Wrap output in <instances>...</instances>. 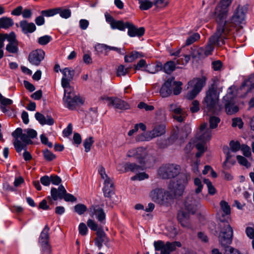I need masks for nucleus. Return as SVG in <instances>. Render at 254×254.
<instances>
[{
    "label": "nucleus",
    "instance_id": "43",
    "mask_svg": "<svg viewBox=\"0 0 254 254\" xmlns=\"http://www.w3.org/2000/svg\"><path fill=\"white\" fill-rule=\"evenodd\" d=\"M220 205L222 210L225 213V214L229 215L230 214V206L226 201L224 200L221 201L220 203Z\"/></svg>",
    "mask_w": 254,
    "mask_h": 254
},
{
    "label": "nucleus",
    "instance_id": "39",
    "mask_svg": "<svg viewBox=\"0 0 254 254\" xmlns=\"http://www.w3.org/2000/svg\"><path fill=\"white\" fill-rule=\"evenodd\" d=\"M58 10V13L60 16L63 18L67 19L71 16V11L69 9H65L61 7L57 8Z\"/></svg>",
    "mask_w": 254,
    "mask_h": 254
},
{
    "label": "nucleus",
    "instance_id": "62",
    "mask_svg": "<svg viewBox=\"0 0 254 254\" xmlns=\"http://www.w3.org/2000/svg\"><path fill=\"white\" fill-rule=\"evenodd\" d=\"M107 45L103 44H98L95 47V50L99 54H102L104 51H105L106 54H107Z\"/></svg>",
    "mask_w": 254,
    "mask_h": 254
},
{
    "label": "nucleus",
    "instance_id": "1",
    "mask_svg": "<svg viewBox=\"0 0 254 254\" xmlns=\"http://www.w3.org/2000/svg\"><path fill=\"white\" fill-rule=\"evenodd\" d=\"M232 0H221L215 10V18L217 23L216 31L211 36L205 49L203 48V57L211 54L214 46H221L225 44V40L229 37L231 24L225 21L228 12V6Z\"/></svg>",
    "mask_w": 254,
    "mask_h": 254
},
{
    "label": "nucleus",
    "instance_id": "15",
    "mask_svg": "<svg viewBox=\"0 0 254 254\" xmlns=\"http://www.w3.org/2000/svg\"><path fill=\"white\" fill-rule=\"evenodd\" d=\"M233 92V87H229L227 95L223 98V100L226 102L225 110L228 115L234 114L239 111L238 107L233 101L234 96Z\"/></svg>",
    "mask_w": 254,
    "mask_h": 254
},
{
    "label": "nucleus",
    "instance_id": "28",
    "mask_svg": "<svg viewBox=\"0 0 254 254\" xmlns=\"http://www.w3.org/2000/svg\"><path fill=\"white\" fill-rule=\"evenodd\" d=\"M189 214L183 211H180L178 214V219L184 227L190 228V224L189 219Z\"/></svg>",
    "mask_w": 254,
    "mask_h": 254
},
{
    "label": "nucleus",
    "instance_id": "57",
    "mask_svg": "<svg viewBox=\"0 0 254 254\" xmlns=\"http://www.w3.org/2000/svg\"><path fill=\"white\" fill-rule=\"evenodd\" d=\"M140 150L141 149H138V148H132L127 151V156L128 157H134L137 159V153L140 152Z\"/></svg>",
    "mask_w": 254,
    "mask_h": 254
},
{
    "label": "nucleus",
    "instance_id": "50",
    "mask_svg": "<svg viewBox=\"0 0 254 254\" xmlns=\"http://www.w3.org/2000/svg\"><path fill=\"white\" fill-rule=\"evenodd\" d=\"M237 159L240 165L245 166L247 168L251 166V163L244 157L237 155Z\"/></svg>",
    "mask_w": 254,
    "mask_h": 254
},
{
    "label": "nucleus",
    "instance_id": "5",
    "mask_svg": "<svg viewBox=\"0 0 254 254\" xmlns=\"http://www.w3.org/2000/svg\"><path fill=\"white\" fill-rule=\"evenodd\" d=\"M212 133L211 128L207 127L206 123H203L200 126L199 130L195 135L196 148L198 152L196 154L197 157L201 156L205 151L206 147L205 143L209 140L211 137Z\"/></svg>",
    "mask_w": 254,
    "mask_h": 254
},
{
    "label": "nucleus",
    "instance_id": "48",
    "mask_svg": "<svg viewBox=\"0 0 254 254\" xmlns=\"http://www.w3.org/2000/svg\"><path fill=\"white\" fill-rule=\"evenodd\" d=\"M173 84L175 85L173 89V94L175 95H178L181 92L182 83L180 81H175L174 80L173 82Z\"/></svg>",
    "mask_w": 254,
    "mask_h": 254
},
{
    "label": "nucleus",
    "instance_id": "12",
    "mask_svg": "<svg viewBox=\"0 0 254 254\" xmlns=\"http://www.w3.org/2000/svg\"><path fill=\"white\" fill-rule=\"evenodd\" d=\"M166 132V126L164 124L156 125L150 131L143 133L137 137L140 141H150L154 138L160 136Z\"/></svg>",
    "mask_w": 254,
    "mask_h": 254
},
{
    "label": "nucleus",
    "instance_id": "38",
    "mask_svg": "<svg viewBox=\"0 0 254 254\" xmlns=\"http://www.w3.org/2000/svg\"><path fill=\"white\" fill-rule=\"evenodd\" d=\"M6 50L10 53H17L18 52V42L8 43L6 46Z\"/></svg>",
    "mask_w": 254,
    "mask_h": 254
},
{
    "label": "nucleus",
    "instance_id": "36",
    "mask_svg": "<svg viewBox=\"0 0 254 254\" xmlns=\"http://www.w3.org/2000/svg\"><path fill=\"white\" fill-rule=\"evenodd\" d=\"M176 68V64L173 61L167 62L163 66V70L167 74L171 73Z\"/></svg>",
    "mask_w": 254,
    "mask_h": 254
},
{
    "label": "nucleus",
    "instance_id": "14",
    "mask_svg": "<svg viewBox=\"0 0 254 254\" xmlns=\"http://www.w3.org/2000/svg\"><path fill=\"white\" fill-rule=\"evenodd\" d=\"M205 83L204 77L202 78L194 79L188 83V88H192L186 95L188 99L191 100L195 98L198 93L201 91L202 88Z\"/></svg>",
    "mask_w": 254,
    "mask_h": 254
},
{
    "label": "nucleus",
    "instance_id": "17",
    "mask_svg": "<svg viewBox=\"0 0 254 254\" xmlns=\"http://www.w3.org/2000/svg\"><path fill=\"white\" fill-rule=\"evenodd\" d=\"M109 106H112L119 110H127L129 109V104L126 102L118 98L106 97Z\"/></svg>",
    "mask_w": 254,
    "mask_h": 254
},
{
    "label": "nucleus",
    "instance_id": "20",
    "mask_svg": "<svg viewBox=\"0 0 254 254\" xmlns=\"http://www.w3.org/2000/svg\"><path fill=\"white\" fill-rule=\"evenodd\" d=\"M174 78L173 77L168 78L162 85L159 93L163 98L169 97L172 93V86Z\"/></svg>",
    "mask_w": 254,
    "mask_h": 254
},
{
    "label": "nucleus",
    "instance_id": "8",
    "mask_svg": "<svg viewBox=\"0 0 254 254\" xmlns=\"http://www.w3.org/2000/svg\"><path fill=\"white\" fill-rule=\"evenodd\" d=\"M219 235V241L221 245L224 247H228L232 241L233 232L232 227L227 222H221Z\"/></svg>",
    "mask_w": 254,
    "mask_h": 254
},
{
    "label": "nucleus",
    "instance_id": "30",
    "mask_svg": "<svg viewBox=\"0 0 254 254\" xmlns=\"http://www.w3.org/2000/svg\"><path fill=\"white\" fill-rule=\"evenodd\" d=\"M14 22L12 18L6 16L0 18V26L1 28L7 29L12 27Z\"/></svg>",
    "mask_w": 254,
    "mask_h": 254
},
{
    "label": "nucleus",
    "instance_id": "4",
    "mask_svg": "<svg viewBox=\"0 0 254 254\" xmlns=\"http://www.w3.org/2000/svg\"><path fill=\"white\" fill-rule=\"evenodd\" d=\"M219 94L214 85H212L206 91L202 102L205 112L214 113L220 110L218 105Z\"/></svg>",
    "mask_w": 254,
    "mask_h": 254
},
{
    "label": "nucleus",
    "instance_id": "7",
    "mask_svg": "<svg viewBox=\"0 0 254 254\" xmlns=\"http://www.w3.org/2000/svg\"><path fill=\"white\" fill-rule=\"evenodd\" d=\"M63 88L64 96L63 101L64 107L69 110H74L77 106L83 103L82 100L75 94L73 88L71 86Z\"/></svg>",
    "mask_w": 254,
    "mask_h": 254
},
{
    "label": "nucleus",
    "instance_id": "10",
    "mask_svg": "<svg viewBox=\"0 0 254 254\" xmlns=\"http://www.w3.org/2000/svg\"><path fill=\"white\" fill-rule=\"evenodd\" d=\"M98 171L101 179L104 180L103 191L105 197H110L114 194V187L112 179L106 173L105 169L102 166L98 167Z\"/></svg>",
    "mask_w": 254,
    "mask_h": 254
},
{
    "label": "nucleus",
    "instance_id": "32",
    "mask_svg": "<svg viewBox=\"0 0 254 254\" xmlns=\"http://www.w3.org/2000/svg\"><path fill=\"white\" fill-rule=\"evenodd\" d=\"M127 22H124L122 20H115L113 22L111 23V27L113 29H118L120 31H124L126 28Z\"/></svg>",
    "mask_w": 254,
    "mask_h": 254
},
{
    "label": "nucleus",
    "instance_id": "6",
    "mask_svg": "<svg viewBox=\"0 0 254 254\" xmlns=\"http://www.w3.org/2000/svg\"><path fill=\"white\" fill-rule=\"evenodd\" d=\"M194 184L197 188L195 189L194 193L187 196L184 203L186 209L192 213L195 212L199 204L200 197L198 194L201 191L203 188L201 180L197 178L194 179Z\"/></svg>",
    "mask_w": 254,
    "mask_h": 254
},
{
    "label": "nucleus",
    "instance_id": "42",
    "mask_svg": "<svg viewBox=\"0 0 254 254\" xmlns=\"http://www.w3.org/2000/svg\"><path fill=\"white\" fill-rule=\"evenodd\" d=\"M94 143V139L93 137H89L85 139L83 141V145L85 148V151L88 152L91 149V146Z\"/></svg>",
    "mask_w": 254,
    "mask_h": 254
},
{
    "label": "nucleus",
    "instance_id": "59",
    "mask_svg": "<svg viewBox=\"0 0 254 254\" xmlns=\"http://www.w3.org/2000/svg\"><path fill=\"white\" fill-rule=\"evenodd\" d=\"M169 0H154V4L156 7L163 8L168 5Z\"/></svg>",
    "mask_w": 254,
    "mask_h": 254
},
{
    "label": "nucleus",
    "instance_id": "37",
    "mask_svg": "<svg viewBox=\"0 0 254 254\" xmlns=\"http://www.w3.org/2000/svg\"><path fill=\"white\" fill-rule=\"evenodd\" d=\"M229 146L230 147H228V149L230 152L232 153L233 152H237L240 150L241 145L239 141L231 140L229 143Z\"/></svg>",
    "mask_w": 254,
    "mask_h": 254
},
{
    "label": "nucleus",
    "instance_id": "13",
    "mask_svg": "<svg viewBox=\"0 0 254 254\" xmlns=\"http://www.w3.org/2000/svg\"><path fill=\"white\" fill-rule=\"evenodd\" d=\"M154 246L156 251H160V254H170L174 251L176 247H181V244L179 242H167L164 243L162 241L154 242Z\"/></svg>",
    "mask_w": 254,
    "mask_h": 254
},
{
    "label": "nucleus",
    "instance_id": "19",
    "mask_svg": "<svg viewBox=\"0 0 254 254\" xmlns=\"http://www.w3.org/2000/svg\"><path fill=\"white\" fill-rule=\"evenodd\" d=\"M89 214L92 217H95L101 223H105L106 215L103 209L99 206H92L89 208Z\"/></svg>",
    "mask_w": 254,
    "mask_h": 254
},
{
    "label": "nucleus",
    "instance_id": "23",
    "mask_svg": "<svg viewBox=\"0 0 254 254\" xmlns=\"http://www.w3.org/2000/svg\"><path fill=\"white\" fill-rule=\"evenodd\" d=\"M49 230L50 228L47 225H46L41 233L39 238V243L41 244L43 249L48 251L50 250V246L48 244Z\"/></svg>",
    "mask_w": 254,
    "mask_h": 254
},
{
    "label": "nucleus",
    "instance_id": "41",
    "mask_svg": "<svg viewBox=\"0 0 254 254\" xmlns=\"http://www.w3.org/2000/svg\"><path fill=\"white\" fill-rule=\"evenodd\" d=\"M58 10L59 9H58L57 8L49 9L47 10H42L41 12V13L43 16L46 17H50L54 16L55 15L58 14Z\"/></svg>",
    "mask_w": 254,
    "mask_h": 254
},
{
    "label": "nucleus",
    "instance_id": "24",
    "mask_svg": "<svg viewBox=\"0 0 254 254\" xmlns=\"http://www.w3.org/2000/svg\"><path fill=\"white\" fill-rule=\"evenodd\" d=\"M19 26L21 28L22 32L24 34L33 33L36 29V27L34 23L33 22L29 23L25 20L20 21Z\"/></svg>",
    "mask_w": 254,
    "mask_h": 254
},
{
    "label": "nucleus",
    "instance_id": "21",
    "mask_svg": "<svg viewBox=\"0 0 254 254\" xmlns=\"http://www.w3.org/2000/svg\"><path fill=\"white\" fill-rule=\"evenodd\" d=\"M223 150L226 155V159L223 163V166L225 169H229L236 163L235 159L233 158L234 155L230 152L228 146H224Z\"/></svg>",
    "mask_w": 254,
    "mask_h": 254
},
{
    "label": "nucleus",
    "instance_id": "49",
    "mask_svg": "<svg viewBox=\"0 0 254 254\" xmlns=\"http://www.w3.org/2000/svg\"><path fill=\"white\" fill-rule=\"evenodd\" d=\"M52 39V38L50 36L45 35L39 38L38 39V42L41 45H45L49 43Z\"/></svg>",
    "mask_w": 254,
    "mask_h": 254
},
{
    "label": "nucleus",
    "instance_id": "56",
    "mask_svg": "<svg viewBox=\"0 0 254 254\" xmlns=\"http://www.w3.org/2000/svg\"><path fill=\"white\" fill-rule=\"evenodd\" d=\"M169 110L174 112L175 114L177 113H183V109L176 104H171L169 106Z\"/></svg>",
    "mask_w": 254,
    "mask_h": 254
},
{
    "label": "nucleus",
    "instance_id": "40",
    "mask_svg": "<svg viewBox=\"0 0 254 254\" xmlns=\"http://www.w3.org/2000/svg\"><path fill=\"white\" fill-rule=\"evenodd\" d=\"M220 119L216 116H210L209 119V127L211 129L215 128L218 126V123H219Z\"/></svg>",
    "mask_w": 254,
    "mask_h": 254
},
{
    "label": "nucleus",
    "instance_id": "26",
    "mask_svg": "<svg viewBox=\"0 0 254 254\" xmlns=\"http://www.w3.org/2000/svg\"><path fill=\"white\" fill-rule=\"evenodd\" d=\"M59 198L62 199L64 198L66 201L74 202L76 200V198L72 194L67 193L63 185L59 187Z\"/></svg>",
    "mask_w": 254,
    "mask_h": 254
},
{
    "label": "nucleus",
    "instance_id": "11",
    "mask_svg": "<svg viewBox=\"0 0 254 254\" xmlns=\"http://www.w3.org/2000/svg\"><path fill=\"white\" fill-rule=\"evenodd\" d=\"M180 167L175 164H168L161 166L158 171L160 178L164 179L173 178L180 173Z\"/></svg>",
    "mask_w": 254,
    "mask_h": 254
},
{
    "label": "nucleus",
    "instance_id": "60",
    "mask_svg": "<svg viewBox=\"0 0 254 254\" xmlns=\"http://www.w3.org/2000/svg\"><path fill=\"white\" fill-rule=\"evenodd\" d=\"M148 178V175L145 173H140L139 174H137L135 176L132 177L131 178V180L132 181H142L145 179H147Z\"/></svg>",
    "mask_w": 254,
    "mask_h": 254
},
{
    "label": "nucleus",
    "instance_id": "51",
    "mask_svg": "<svg viewBox=\"0 0 254 254\" xmlns=\"http://www.w3.org/2000/svg\"><path fill=\"white\" fill-rule=\"evenodd\" d=\"M153 5V3L148 0H145L139 4V8L142 10H146L150 8Z\"/></svg>",
    "mask_w": 254,
    "mask_h": 254
},
{
    "label": "nucleus",
    "instance_id": "46",
    "mask_svg": "<svg viewBox=\"0 0 254 254\" xmlns=\"http://www.w3.org/2000/svg\"><path fill=\"white\" fill-rule=\"evenodd\" d=\"M203 182L207 185L208 193L211 195L214 194L216 193V190L209 180L205 179Z\"/></svg>",
    "mask_w": 254,
    "mask_h": 254
},
{
    "label": "nucleus",
    "instance_id": "35",
    "mask_svg": "<svg viewBox=\"0 0 254 254\" xmlns=\"http://www.w3.org/2000/svg\"><path fill=\"white\" fill-rule=\"evenodd\" d=\"M191 57L193 58H201L203 57V48H194L191 49L190 54Z\"/></svg>",
    "mask_w": 254,
    "mask_h": 254
},
{
    "label": "nucleus",
    "instance_id": "33",
    "mask_svg": "<svg viewBox=\"0 0 254 254\" xmlns=\"http://www.w3.org/2000/svg\"><path fill=\"white\" fill-rule=\"evenodd\" d=\"M138 149H141L140 152L137 153V159L139 160L140 164L145 163V160L146 159L148 155L147 150L143 147H138Z\"/></svg>",
    "mask_w": 254,
    "mask_h": 254
},
{
    "label": "nucleus",
    "instance_id": "31",
    "mask_svg": "<svg viewBox=\"0 0 254 254\" xmlns=\"http://www.w3.org/2000/svg\"><path fill=\"white\" fill-rule=\"evenodd\" d=\"M146 70L150 73L154 74L160 71L163 68V65L161 62H157L155 64L146 65Z\"/></svg>",
    "mask_w": 254,
    "mask_h": 254
},
{
    "label": "nucleus",
    "instance_id": "3",
    "mask_svg": "<svg viewBox=\"0 0 254 254\" xmlns=\"http://www.w3.org/2000/svg\"><path fill=\"white\" fill-rule=\"evenodd\" d=\"M37 133L36 130L28 128L23 130L22 128L18 127L12 133V136L14 138L13 145L16 151L20 153L28 144L32 143L31 139L37 136Z\"/></svg>",
    "mask_w": 254,
    "mask_h": 254
},
{
    "label": "nucleus",
    "instance_id": "52",
    "mask_svg": "<svg viewBox=\"0 0 254 254\" xmlns=\"http://www.w3.org/2000/svg\"><path fill=\"white\" fill-rule=\"evenodd\" d=\"M166 229L168 232L167 235L170 237L173 238L176 236L177 234V230L174 226H168L166 227Z\"/></svg>",
    "mask_w": 254,
    "mask_h": 254
},
{
    "label": "nucleus",
    "instance_id": "61",
    "mask_svg": "<svg viewBox=\"0 0 254 254\" xmlns=\"http://www.w3.org/2000/svg\"><path fill=\"white\" fill-rule=\"evenodd\" d=\"M43 154L44 158L48 161H52L56 158V155L48 149L43 151Z\"/></svg>",
    "mask_w": 254,
    "mask_h": 254
},
{
    "label": "nucleus",
    "instance_id": "27",
    "mask_svg": "<svg viewBox=\"0 0 254 254\" xmlns=\"http://www.w3.org/2000/svg\"><path fill=\"white\" fill-rule=\"evenodd\" d=\"M35 117L42 125H47L51 126L54 123V120L51 117L47 116V117H45L43 115L39 112L36 113Z\"/></svg>",
    "mask_w": 254,
    "mask_h": 254
},
{
    "label": "nucleus",
    "instance_id": "64",
    "mask_svg": "<svg viewBox=\"0 0 254 254\" xmlns=\"http://www.w3.org/2000/svg\"><path fill=\"white\" fill-rule=\"evenodd\" d=\"M225 252L226 254H242L238 250L229 246L225 247Z\"/></svg>",
    "mask_w": 254,
    "mask_h": 254
},
{
    "label": "nucleus",
    "instance_id": "29",
    "mask_svg": "<svg viewBox=\"0 0 254 254\" xmlns=\"http://www.w3.org/2000/svg\"><path fill=\"white\" fill-rule=\"evenodd\" d=\"M144 169V164L137 165L134 163H127L125 165V170L126 171H131L132 172H136Z\"/></svg>",
    "mask_w": 254,
    "mask_h": 254
},
{
    "label": "nucleus",
    "instance_id": "9",
    "mask_svg": "<svg viewBox=\"0 0 254 254\" xmlns=\"http://www.w3.org/2000/svg\"><path fill=\"white\" fill-rule=\"evenodd\" d=\"M231 4V3L230 4ZM229 5L228 6L229 8ZM229 11V8H228V11ZM247 7L245 6H242L239 5L237 8L235 10L234 14L231 18V22L229 21H227L226 19H225V21L230 23L231 24V30L229 33V36L231 35V32L232 28V24L235 25V26H238L240 27H243V25L245 24L246 23V14L247 13ZM228 12H227V13ZM228 14L227 15V16ZM227 17V16L226 17Z\"/></svg>",
    "mask_w": 254,
    "mask_h": 254
},
{
    "label": "nucleus",
    "instance_id": "2",
    "mask_svg": "<svg viewBox=\"0 0 254 254\" xmlns=\"http://www.w3.org/2000/svg\"><path fill=\"white\" fill-rule=\"evenodd\" d=\"M190 179V174H181L176 181L170 182L167 190L161 188H155L150 192L149 196L154 202L160 205H166L173 199L174 196H180L183 194Z\"/></svg>",
    "mask_w": 254,
    "mask_h": 254
},
{
    "label": "nucleus",
    "instance_id": "18",
    "mask_svg": "<svg viewBox=\"0 0 254 254\" xmlns=\"http://www.w3.org/2000/svg\"><path fill=\"white\" fill-rule=\"evenodd\" d=\"M61 71L63 74L62 78L61 84L63 87H67L70 86V82L72 80L74 75V70L69 68H64Z\"/></svg>",
    "mask_w": 254,
    "mask_h": 254
},
{
    "label": "nucleus",
    "instance_id": "22",
    "mask_svg": "<svg viewBox=\"0 0 254 254\" xmlns=\"http://www.w3.org/2000/svg\"><path fill=\"white\" fill-rule=\"evenodd\" d=\"M126 28L128 29L127 34L130 37H141L144 33V28L140 27L137 28L132 23L127 22Z\"/></svg>",
    "mask_w": 254,
    "mask_h": 254
},
{
    "label": "nucleus",
    "instance_id": "54",
    "mask_svg": "<svg viewBox=\"0 0 254 254\" xmlns=\"http://www.w3.org/2000/svg\"><path fill=\"white\" fill-rule=\"evenodd\" d=\"M200 38L199 35L198 33H194L193 35L190 36L186 40V45H190L197 40H198Z\"/></svg>",
    "mask_w": 254,
    "mask_h": 254
},
{
    "label": "nucleus",
    "instance_id": "34",
    "mask_svg": "<svg viewBox=\"0 0 254 254\" xmlns=\"http://www.w3.org/2000/svg\"><path fill=\"white\" fill-rule=\"evenodd\" d=\"M245 87H248V92L254 87V74L251 75L249 78L244 81L241 87V89Z\"/></svg>",
    "mask_w": 254,
    "mask_h": 254
},
{
    "label": "nucleus",
    "instance_id": "63",
    "mask_svg": "<svg viewBox=\"0 0 254 254\" xmlns=\"http://www.w3.org/2000/svg\"><path fill=\"white\" fill-rule=\"evenodd\" d=\"M79 233L82 236H85L88 232V228L85 223H80L78 226Z\"/></svg>",
    "mask_w": 254,
    "mask_h": 254
},
{
    "label": "nucleus",
    "instance_id": "25",
    "mask_svg": "<svg viewBox=\"0 0 254 254\" xmlns=\"http://www.w3.org/2000/svg\"><path fill=\"white\" fill-rule=\"evenodd\" d=\"M97 237L95 240V245L100 249L102 247V243L108 242V239L107 238L105 232L103 229L101 227L99 228V230L96 232Z\"/></svg>",
    "mask_w": 254,
    "mask_h": 254
},
{
    "label": "nucleus",
    "instance_id": "58",
    "mask_svg": "<svg viewBox=\"0 0 254 254\" xmlns=\"http://www.w3.org/2000/svg\"><path fill=\"white\" fill-rule=\"evenodd\" d=\"M87 225L91 230L97 232L99 230V227H98L97 224L92 219H89L87 221Z\"/></svg>",
    "mask_w": 254,
    "mask_h": 254
},
{
    "label": "nucleus",
    "instance_id": "45",
    "mask_svg": "<svg viewBox=\"0 0 254 254\" xmlns=\"http://www.w3.org/2000/svg\"><path fill=\"white\" fill-rule=\"evenodd\" d=\"M87 210V207L83 204L79 203L74 206V211L79 215L83 214Z\"/></svg>",
    "mask_w": 254,
    "mask_h": 254
},
{
    "label": "nucleus",
    "instance_id": "53",
    "mask_svg": "<svg viewBox=\"0 0 254 254\" xmlns=\"http://www.w3.org/2000/svg\"><path fill=\"white\" fill-rule=\"evenodd\" d=\"M128 68H125L123 65H119L117 69L118 76H125L128 71Z\"/></svg>",
    "mask_w": 254,
    "mask_h": 254
},
{
    "label": "nucleus",
    "instance_id": "16",
    "mask_svg": "<svg viewBox=\"0 0 254 254\" xmlns=\"http://www.w3.org/2000/svg\"><path fill=\"white\" fill-rule=\"evenodd\" d=\"M44 51L41 49H37L29 54L28 61L32 64L38 66L44 59Z\"/></svg>",
    "mask_w": 254,
    "mask_h": 254
},
{
    "label": "nucleus",
    "instance_id": "44",
    "mask_svg": "<svg viewBox=\"0 0 254 254\" xmlns=\"http://www.w3.org/2000/svg\"><path fill=\"white\" fill-rule=\"evenodd\" d=\"M51 196H49L47 198L52 203V199L57 200L59 198V189L57 190L55 188H52L51 190Z\"/></svg>",
    "mask_w": 254,
    "mask_h": 254
},
{
    "label": "nucleus",
    "instance_id": "47",
    "mask_svg": "<svg viewBox=\"0 0 254 254\" xmlns=\"http://www.w3.org/2000/svg\"><path fill=\"white\" fill-rule=\"evenodd\" d=\"M240 149L243 152V155L246 157H250L252 156L251 148L246 144H242Z\"/></svg>",
    "mask_w": 254,
    "mask_h": 254
},
{
    "label": "nucleus",
    "instance_id": "55",
    "mask_svg": "<svg viewBox=\"0 0 254 254\" xmlns=\"http://www.w3.org/2000/svg\"><path fill=\"white\" fill-rule=\"evenodd\" d=\"M199 103L197 100H193L190 105V111L191 113H196L199 110Z\"/></svg>",
    "mask_w": 254,
    "mask_h": 254
}]
</instances>
